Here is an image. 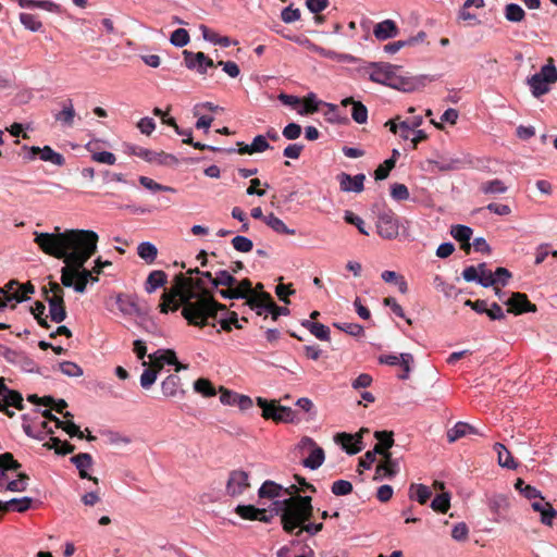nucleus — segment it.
Instances as JSON below:
<instances>
[{
	"label": "nucleus",
	"mask_w": 557,
	"mask_h": 557,
	"mask_svg": "<svg viewBox=\"0 0 557 557\" xmlns=\"http://www.w3.org/2000/svg\"><path fill=\"white\" fill-rule=\"evenodd\" d=\"M468 434H478V431L475 428L466 422H458L454 428L448 430L447 438L449 443H454Z\"/></svg>",
	"instance_id": "obj_23"
},
{
	"label": "nucleus",
	"mask_w": 557,
	"mask_h": 557,
	"mask_svg": "<svg viewBox=\"0 0 557 557\" xmlns=\"http://www.w3.org/2000/svg\"><path fill=\"white\" fill-rule=\"evenodd\" d=\"M331 491L336 496H345L352 492V484L346 480H337L333 482Z\"/></svg>",
	"instance_id": "obj_55"
},
{
	"label": "nucleus",
	"mask_w": 557,
	"mask_h": 557,
	"mask_svg": "<svg viewBox=\"0 0 557 557\" xmlns=\"http://www.w3.org/2000/svg\"><path fill=\"white\" fill-rule=\"evenodd\" d=\"M55 233L35 232L34 242L47 255L63 260L65 265L61 269V284L73 287L76 293L84 294L89 282L99 281L98 275L111 261L95 260L92 270L84 268L85 263L97 251L98 234L89 230H66Z\"/></svg>",
	"instance_id": "obj_1"
},
{
	"label": "nucleus",
	"mask_w": 557,
	"mask_h": 557,
	"mask_svg": "<svg viewBox=\"0 0 557 557\" xmlns=\"http://www.w3.org/2000/svg\"><path fill=\"white\" fill-rule=\"evenodd\" d=\"M4 403H5V406H12V407L16 408L17 410L24 409L22 394L17 391H14V389L8 391V393L4 395Z\"/></svg>",
	"instance_id": "obj_52"
},
{
	"label": "nucleus",
	"mask_w": 557,
	"mask_h": 557,
	"mask_svg": "<svg viewBox=\"0 0 557 557\" xmlns=\"http://www.w3.org/2000/svg\"><path fill=\"white\" fill-rule=\"evenodd\" d=\"M55 120L66 126H72L75 117V110L71 99L63 103V109L54 115Z\"/></svg>",
	"instance_id": "obj_32"
},
{
	"label": "nucleus",
	"mask_w": 557,
	"mask_h": 557,
	"mask_svg": "<svg viewBox=\"0 0 557 557\" xmlns=\"http://www.w3.org/2000/svg\"><path fill=\"white\" fill-rule=\"evenodd\" d=\"M190 40L189 34L185 28L175 29L170 37V41L175 47H185Z\"/></svg>",
	"instance_id": "obj_50"
},
{
	"label": "nucleus",
	"mask_w": 557,
	"mask_h": 557,
	"mask_svg": "<svg viewBox=\"0 0 557 557\" xmlns=\"http://www.w3.org/2000/svg\"><path fill=\"white\" fill-rule=\"evenodd\" d=\"M18 287L20 283L12 280L0 288V294L8 301L15 300L16 302H22L25 300V295L20 294Z\"/></svg>",
	"instance_id": "obj_26"
},
{
	"label": "nucleus",
	"mask_w": 557,
	"mask_h": 557,
	"mask_svg": "<svg viewBox=\"0 0 557 557\" xmlns=\"http://www.w3.org/2000/svg\"><path fill=\"white\" fill-rule=\"evenodd\" d=\"M235 512L245 520L255 521L257 516L260 515V509L253 505H238L235 508Z\"/></svg>",
	"instance_id": "obj_47"
},
{
	"label": "nucleus",
	"mask_w": 557,
	"mask_h": 557,
	"mask_svg": "<svg viewBox=\"0 0 557 557\" xmlns=\"http://www.w3.org/2000/svg\"><path fill=\"white\" fill-rule=\"evenodd\" d=\"M531 506L534 511L541 513V522L543 524H553V519L557 517V511L553 508V506L549 503L544 500V497H540V499L534 500Z\"/></svg>",
	"instance_id": "obj_16"
},
{
	"label": "nucleus",
	"mask_w": 557,
	"mask_h": 557,
	"mask_svg": "<svg viewBox=\"0 0 557 557\" xmlns=\"http://www.w3.org/2000/svg\"><path fill=\"white\" fill-rule=\"evenodd\" d=\"M227 314L228 318L219 320L222 330H224L225 332H231L232 325H234L238 330L243 329V325H239L238 315L235 311H231Z\"/></svg>",
	"instance_id": "obj_61"
},
{
	"label": "nucleus",
	"mask_w": 557,
	"mask_h": 557,
	"mask_svg": "<svg viewBox=\"0 0 557 557\" xmlns=\"http://www.w3.org/2000/svg\"><path fill=\"white\" fill-rule=\"evenodd\" d=\"M431 495L432 492L426 485L412 483L409 487V498L417 500L421 505L426 504Z\"/></svg>",
	"instance_id": "obj_28"
},
{
	"label": "nucleus",
	"mask_w": 557,
	"mask_h": 557,
	"mask_svg": "<svg viewBox=\"0 0 557 557\" xmlns=\"http://www.w3.org/2000/svg\"><path fill=\"white\" fill-rule=\"evenodd\" d=\"M391 196L397 201L407 200L409 198V190L405 184L395 183L391 187Z\"/></svg>",
	"instance_id": "obj_60"
},
{
	"label": "nucleus",
	"mask_w": 557,
	"mask_h": 557,
	"mask_svg": "<svg viewBox=\"0 0 557 557\" xmlns=\"http://www.w3.org/2000/svg\"><path fill=\"white\" fill-rule=\"evenodd\" d=\"M232 246L239 252H250L253 248V243L248 237L237 235L232 239Z\"/></svg>",
	"instance_id": "obj_53"
},
{
	"label": "nucleus",
	"mask_w": 557,
	"mask_h": 557,
	"mask_svg": "<svg viewBox=\"0 0 557 557\" xmlns=\"http://www.w3.org/2000/svg\"><path fill=\"white\" fill-rule=\"evenodd\" d=\"M480 190L484 194H504L507 191V186L503 181L495 178L481 184Z\"/></svg>",
	"instance_id": "obj_39"
},
{
	"label": "nucleus",
	"mask_w": 557,
	"mask_h": 557,
	"mask_svg": "<svg viewBox=\"0 0 557 557\" xmlns=\"http://www.w3.org/2000/svg\"><path fill=\"white\" fill-rule=\"evenodd\" d=\"M158 376V369L147 368L140 376V385L143 388H150L154 384Z\"/></svg>",
	"instance_id": "obj_56"
},
{
	"label": "nucleus",
	"mask_w": 557,
	"mask_h": 557,
	"mask_svg": "<svg viewBox=\"0 0 557 557\" xmlns=\"http://www.w3.org/2000/svg\"><path fill=\"white\" fill-rule=\"evenodd\" d=\"M334 442L342 445L343 449L349 455L358 454L362 450L363 444L360 434H349L341 432L335 434Z\"/></svg>",
	"instance_id": "obj_11"
},
{
	"label": "nucleus",
	"mask_w": 557,
	"mask_h": 557,
	"mask_svg": "<svg viewBox=\"0 0 557 557\" xmlns=\"http://www.w3.org/2000/svg\"><path fill=\"white\" fill-rule=\"evenodd\" d=\"M351 104V117L358 124H364L368 121V109L367 107L360 102L354 100L352 97L345 98L342 101V106L347 107Z\"/></svg>",
	"instance_id": "obj_19"
},
{
	"label": "nucleus",
	"mask_w": 557,
	"mask_h": 557,
	"mask_svg": "<svg viewBox=\"0 0 557 557\" xmlns=\"http://www.w3.org/2000/svg\"><path fill=\"white\" fill-rule=\"evenodd\" d=\"M200 30L203 39L207 41H210L214 45H220L222 47H228L232 45V41L228 37L220 36L218 33L206 25H200Z\"/></svg>",
	"instance_id": "obj_31"
},
{
	"label": "nucleus",
	"mask_w": 557,
	"mask_h": 557,
	"mask_svg": "<svg viewBox=\"0 0 557 557\" xmlns=\"http://www.w3.org/2000/svg\"><path fill=\"white\" fill-rule=\"evenodd\" d=\"M398 27L393 20H385L374 26L373 34L379 40H386L398 35Z\"/></svg>",
	"instance_id": "obj_18"
},
{
	"label": "nucleus",
	"mask_w": 557,
	"mask_h": 557,
	"mask_svg": "<svg viewBox=\"0 0 557 557\" xmlns=\"http://www.w3.org/2000/svg\"><path fill=\"white\" fill-rule=\"evenodd\" d=\"M194 388L197 393L203 395L205 397H211L216 394L213 384L208 379L203 377L195 381Z\"/></svg>",
	"instance_id": "obj_41"
},
{
	"label": "nucleus",
	"mask_w": 557,
	"mask_h": 557,
	"mask_svg": "<svg viewBox=\"0 0 557 557\" xmlns=\"http://www.w3.org/2000/svg\"><path fill=\"white\" fill-rule=\"evenodd\" d=\"M344 220L346 223L355 225L361 234L369 235L368 231L364 228V221L354 212L346 211Z\"/></svg>",
	"instance_id": "obj_59"
},
{
	"label": "nucleus",
	"mask_w": 557,
	"mask_h": 557,
	"mask_svg": "<svg viewBox=\"0 0 557 557\" xmlns=\"http://www.w3.org/2000/svg\"><path fill=\"white\" fill-rule=\"evenodd\" d=\"M60 371L71 377H77L83 375V369L75 362L63 361L59 363Z\"/></svg>",
	"instance_id": "obj_54"
},
{
	"label": "nucleus",
	"mask_w": 557,
	"mask_h": 557,
	"mask_svg": "<svg viewBox=\"0 0 557 557\" xmlns=\"http://www.w3.org/2000/svg\"><path fill=\"white\" fill-rule=\"evenodd\" d=\"M527 83L535 98L549 92V85L557 83V69L554 59L547 58L546 64L541 67L539 73L529 77Z\"/></svg>",
	"instance_id": "obj_5"
},
{
	"label": "nucleus",
	"mask_w": 557,
	"mask_h": 557,
	"mask_svg": "<svg viewBox=\"0 0 557 557\" xmlns=\"http://www.w3.org/2000/svg\"><path fill=\"white\" fill-rule=\"evenodd\" d=\"M185 65L189 70H197L198 73L205 74L206 69L203 67V61H206V54L203 52H191L188 50L183 51Z\"/></svg>",
	"instance_id": "obj_21"
},
{
	"label": "nucleus",
	"mask_w": 557,
	"mask_h": 557,
	"mask_svg": "<svg viewBox=\"0 0 557 557\" xmlns=\"http://www.w3.org/2000/svg\"><path fill=\"white\" fill-rule=\"evenodd\" d=\"M334 326L352 336H361L364 333L363 327L357 323H334Z\"/></svg>",
	"instance_id": "obj_62"
},
{
	"label": "nucleus",
	"mask_w": 557,
	"mask_h": 557,
	"mask_svg": "<svg viewBox=\"0 0 557 557\" xmlns=\"http://www.w3.org/2000/svg\"><path fill=\"white\" fill-rule=\"evenodd\" d=\"M237 283V280L225 270L216 272L214 280H212V286L218 288L219 286L233 287Z\"/></svg>",
	"instance_id": "obj_38"
},
{
	"label": "nucleus",
	"mask_w": 557,
	"mask_h": 557,
	"mask_svg": "<svg viewBox=\"0 0 557 557\" xmlns=\"http://www.w3.org/2000/svg\"><path fill=\"white\" fill-rule=\"evenodd\" d=\"M395 168L394 160H385L382 164L377 166L374 171V177L376 181H382L388 177L389 172Z\"/></svg>",
	"instance_id": "obj_57"
},
{
	"label": "nucleus",
	"mask_w": 557,
	"mask_h": 557,
	"mask_svg": "<svg viewBox=\"0 0 557 557\" xmlns=\"http://www.w3.org/2000/svg\"><path fill=\"white\" fill-rule=\"evenodd\" d=\"M1 356L10 363H18L24 359H27L22 352L11 349L5 346H1Z\"/></svg>",
	"instance_id": "obj_58"
},
{
	"label": "nucleus",
	"mask_w": 557,
	"mask_h": 557,
	"mask_svg": "<svg viewBox=\"0 0 557 557\" xmlns=\"http://www.w3.org/2000/svg\"><path fill=\"white\" fill-rule=\"evenodd\" d=\"M234 293L242 294L236 299H247L253 294L252 283L249 278H244L233 285Z\"/></svg>",
	"instance_id": "obj_45"
},
{
	"label": "nucleus",
	"mask_w": 557,
	"mask_h": 557,
	"mask_svg": "<svg viewBox=\"0 0 557 557\" xmlns=\"http://www.w3.org/2000/svg\"><path fill=\"white\" fill-rule=\"evenodd\" d=\"M20 21L24 25L25 28L32 32H39L42 27V23L38 18L37 15L29 13H21Z\"/></svg>",
	"instance_id": "obj_46"
},
{
	"label": "nucleus",
	"mask_w": 557,
	"mask_h": 557,
	"mask_svg": "<svg viewBox=\"0 0 557 557\" xmlns=\"http://www.w3.org/2000/svg\"><path fill=\"white\" fill-rule=\"evenodd\" d=\"M191 283L193 277H187L183 273L176 274L171 290L162 295L160 311L168 313L169 310L176 311L182 307V315L188 324L198 327L209 325V320H215L219 311L230 312L225 305L214 299L212 292H205L201 299L193 301L197 294L189 288Z\"/></svg>",
	"instance_id": "obj_2"
},
{
	"label": "nucleus",
	"mask_w": 557,
	"mask_h": 557,
	"mask_svg": "<svg viewBox=\"0 0 557 557\" xmlns=\"http://www.w3.org/2000/svg\"><path fill=\"white\" fill-rule=\"evenodd\" d=\"M301 102H302L304 107H302V109H300L298 111V113L301 115L312 114L319 110L320 102L317 100V97L313 92L308 94L302 99Z\"/></svg>",
	"instance_id": "obj_42"
},
{
	"label": "nucleus",
	"mask_w": 557,
	"mask_h": 557,
	"mask_svg": "<svg viewBox=\"0 0 557 557\" xmlns=\"http://www.w3.org/2000/svg\"><path fill=\"white\" fill-rule=\"evenodd\" d=\"M383 460L377 465V472L385 471L388 478H394L399 471V462L392 457V453L381 454Z\"/></svg>",
	"instance_id": "obj_27"
},
{
	"label": "nucleus",
	"mask_w": 557,
	"mask_h": 557,
	"mask_svg": "<svg viewBox=\"0 0 557 557\" xmlns=\"http://www.w3.org/2000/svg\"><path fill=\"white\" fill-rule=\"evenodd\" d=\"M157 354H160V358L162 359L163 363L175 366L176 372L187 368V366L178 362L176 354L172 349L159 350Z\"/></svg>",
	"instance_id": "obj_49"
},
{
	"label": "nucleus",
	"mask_w": 557,
	"mask_h": 557,
	"mask_svg": "<svg viewBox=\"0 0 557 557\" xmlns=\"http://www.w3.org/2000/svg\"><path fill=\"white\" fill-rule=\"evenodd\" d=\"M29 476L26 473H18L16 480L10 481L5 488L10 492H24L27 488Z\"/></svg>",
	"instance_id": "obj_48"
},
{
	"label": "nucleus",
	"mask_w": 557,
	"mask_h": 557,
	"mask_svg": "<svg viewBox=\"0 0 557 557\" xmlns=\"http://www.w3.org/2000/svg\"><path fill=\"white\" fill-rule=\"evenodd\" d=\"M161 389L165 397H175L178 393H183L180 376L175 374L166 376L161 384Z\"/></svg>",
	"instance_id": "obj_25"
},
{
	"label": "nucleus",
	"mask_w": 557,
	"mask_h": 557,
	"mask_svg": "<svg viewBox=\"0 0 557 557\" xmlns=\"http://www.w3.org/2000/svg\"><path fill=\"white\" fill-rule=\"evenodd\" d=\"M137 253L148 264H151L154 262V260L158 256V249L153 244H151L149 242H144L138 245Z\"/></svg>",
	"instance_id": "obj_33"
},
{
	"label": "nucleus",
	"mask_w": 557,
	"mask_h": 557,
	"mask_svg": "<svg viewBox=\"0 0 557 557\" xmlns=\"http://www.w3.org/2000/svg\"><path fill=\"white\" fill-rule=\"evenodd\" d=\"M399 66L388 63H374L369 77L372 82L404 91L411 90L410 83L398 74Z\"/></svg>",
	"instance_id": "obj_4"
},
{
	"label": "nucleus",
	"mask_w": 557,
	"mask_h": 557,
	"mask_svg": "<svg viewBox=\"0 0 557 557\" xmlns=\"http://www.w3.org/2000/svg\"><path fill=\"white\" fill-rule=\"evenodd\" d=\"M250 487L249 473L237 469L232 470L228 474L225 493L231 497H239Z\"/></svg>",
	"instance_id": "obj_8"
},
{
	"label": "nucleus",
	"mask_w": 557,
	"mask_h": 557,
	"mask_svg": "<svg viewBox=\"0 0 557 557\" xmlns=\"http://www.w3.org/2000/svg\"><path fill=\"white\" fill-rule=\"evenodd\" d=\"M494 449L497 453L499 466L508 468V469L516 468L517 465H516L510 451L503 444L496 443L494 445Z\"/></svg>",
	"instance_id": "obj_35"
},
{
	"label": "nucleus",
	"mask_w": 557,
	"mask_h": 557,
	"mask_svg": "<svg viewBox=\"0 0 557 557\" xmlns=\"http://www.w3.org/2000/svg\"><path fill=\"white\" fill-rule=\"evenodd\" d=\"M450 507V495L447 492H443L442 494L434 497L431 503V508L441 513L447 512Z\"/></svg>",
	"instance_id": "obj_37"
},
{
	"label": "nucleus",
	"mask_w": 557,
	"mask_h": 557,
	"mask_svg": "<svg viewBox=\"0 0 557 557\" xmlns=\"http://www.w3.org/2000/svg\"><path fill=\"white\" fill-rule=\"evenodd\" d=\"M374 437L377 443L374 446L375 453L379 455L389 453V449L394 445V433L393 431H375Z\"/></svg>",
	"instance_id": "obj_20"
},
{
	"label": "nucleus",
	"mask_w": 557,
	"mask_h": 557,
	"mask_svg": "<svg viewBox=\"0 0 557 557\" xmlns=\"http://www.w3.org/2000/svg\"><path fill=\"white\" fill-rule=\"evenodd\" d=\"M283 494V486L275 483L274 481L268 480L263 482L258 491L260 498L273 499L280 497Z\"/></svg>",
	"instance_id": "obj_29"
},
{
	"label": "nucleus",
	"mask_w": 557,
	"mask_h": 557,
	"mask_svg": "<svg viewBox=\"0 0 557 557\" xmlns=\"http://www.w3.org/2000/svg\"><path fill=\"white\" fill-rule=\"evenodd\" d=\"M301 325L321 341H330V329L322 323L304 320Z\"/></svg>",
	"instance_id": "obj_30"
},
{
	"label": "nucleus",
	"mask_w": 557,
	"mask_h": 557,
	"mask_svg": "<svg viewBox=\"0 0 557 557\" xmlns=\"http://www.w3.org/2000/svg\"><path fill=\"white\" fill-rule=\"evenodd\" d=\"M257 405L262 409V418L265 420H272L276 423H288L293 422L295 418V411L285 406H281L277 400H267L262 397H257Z\"/></svg>",
	"instance_id": "obj_6"
},
{
	"label": "nucleus",
	"mask_w": 557,
	"mask_h": 557,
	"mask_svg": "<svg viewBox=\"0 0 557 557\" xmlns=\"http://www.w3.org/2000/svg\"><path fill=\"white\" fill-rule=\"evenodd\" d=\"M376 232L387 240L395 239L399 234V221L392 209L385 208L377 214Z\"/></svg>",
	"instance_id": "obj_7"
},
{
	"label": "nucleus",
	"mask_w": 557,
	"mask_h": 557,
	"mask_svg": "<svg viewBox=\"0 0 557 557\" xmlns=\"http://www.w3.org/2000/svg\"><path fill=\"white\" fill-rule=\"evenodd\" d=\"M71 462L75 465L78 470L79 478L88 479L92 481L95 484H98V478L88 474L87 469L91 468L94 460L90 454L88 453H79L73 457H71Z\"/></svg>",
	"instance_id": "obj_12"
},
{
	"label": "nucleus",
	"mask_w": 557,
	"mask_h": 557,
	"mask_svg": "<svg viewBox=\"0 0 557 557\" xmlns=\"http://www.w3.org/2000/svg\"><path fill=\"white\" fill-rule=\"evenodd\" d=\"M46 311V306L41 301H36L34 306L30 308V312L37 320L38 324L44 329H50L49 323L47 322V318L44 317Z\"/></svg>",
	"instance_id": "obj_51"
},
{
	"label": "nucleus",
	"mask_w": 557,
	"mask_h": 557,
	"mask_svg": "<svg viewBox=\"0 0 557 557\" xmlns=\"http://www.w3.org/2000/svg\"><path fill=\"white\" fill-rule=\"evenodd\" d=\"M508 306V312L519 315L527 312H536L537 308L532 304L528 296L523 293L515 292L511 294L509 299L506 301Z\"/></svg>",
	"instance_id": "obj_10"
},
{
	"label": "nucleus",
	"mask_w": 557,
	"mask_h": 557,
	"mask_svg": "<svg viewBox=\"0 0 557 557\" xmlns=\"http://www.w3.org/2000/svg\"><path fill=\"white\" fill-rule=\"evenodd\" d=\"M281 505V523L283 530L292 535L313 517L311 496H293L278 503Z\"/></svg>",
	"instance_id": "obj_3"
},
{
	"label": "nucleus",
	"mask_w": 557,
	"mask_h": 557,
	"mask_svg": "<svg viewBox=\"0 0 557 557\" xmlns=\"http://www.w3.org/2000/svg\"><path fill=\"white\" fill-rule=\"evenodd\" d=\"M33 499L30 497L12 498L8 502L0 500V517L9 511L25 512L30 508Z\"/></svg>",
	"instance_id": "obj_15"
},
{
	"label": "nucleus",
	"mask_w": 557,
	"mask_h": 557,
	"mask_svg": "<svg viewBox=\"0 0 557 557\" xmlns=\"http://www.w3.org/2000/svg\"><path fill=\"white\" fill-rule=\"evenodd\" d=\"M337 180L343 191L361 193L363 190V182L366 180V175L357 174L351 176L343 172L337 176Z\"/></svg>",
	"instance_id": "obj_13"
},
{
	"label": "nucleus",
	"mask_w": 557,
	"mask_h": 557,
	"mask_svg": "<svg viewBox=\"0 0 557 557\" xmlns=\"http://www.w3.org/2000/svg\"><path fill=\"white\" fill-rule=\"evenodd\" d=\"M504 15L507 21L519 23L524 20L525 11L517 3H508L505 5Z\"/></svg>",
	"instance_id": "obj_34"
},
{
	"label": "nucleus",
	"mask_w": 557,
	"mask_h": 557,
	"mask_svg": "<svg viewBox=\"0 0 557 557\" xmlns=\"http://www.w3.org/2000/svg\"><path fill=\"white\" fill-rule=\"evenodd\" d=\"M41 151H42V152H40L41 160L51 162L52 164H55V165L64 164V162H65L64 157L61 153L55 152L51 147L45 146Z\"/></svg>",
	"instance_id": "obj_44"
},
{
	"label": "nucleus",
	"mask_w": 557,
	"mask_h": 557,
	"mask_svg": "<svg viewBox=\"0 0 557 557\" xmlns=\"http://www.w3.org/2000/svg\"><path fill=\"white\" fill-rule=\"evenodd\" d=\"M263 222L272 228L275 233L282 235H295L296 231L294 228H289L286 224L277 218L274 213H269L263 218Z\"/></svg>",
	"instance_id": "obj_24"
},
{
	"label": "nucleus",
	"mask_w": 557,
	"mask_h": 557,
	"mask_svg": "<svg viewBox=\"0 0 557 557\" xmlns=\"http://www.w3.org/2000/svg\"><path fill=\"white\" fill-rule=\"evenodd\" d=\"M301 134V126L297 123H289L283 129V136L286 139H297Z\"/></svg>",
	"instance_id": "obj_64"
},
{
	"label": "nucleus",
	"mask_w": 557,
	"mask_h": 557,
	"mask_svg": "<svg viewBox=\"0 0 557 557\" xmlns=\"http://www.w3.org/2000/svg\"><path fill=\"white\" fill-rule=\"evenodd\" d=\"M141 186L145 188L157 193V191H166V193H175L176 190L171 186L161 185L157 182H154L152 178L147 176H139L138 178Z\"/></svg>",
	"instance_id": "obj_40"
},
{
	"label": "nucleus",
	"mask_w": 557,
	"mask_h": 557,
	"mask_svg": "<svg viewBox=\"0 0 557 557\" xmlns=\"http://www.w3.org/2000/svg\"><path fill=\"white\" fill-rule=\"evenodd\" d=\"M299 447L301 449H310L309 456L302 461L304 467L315 470L323 465L325 460L324 450L318 446L313 438L304 436L300 440Z\"/></svg>",
	"instance_id": "obj_9"
},
{
	"label": "nucleus",
	"mask_w": 557,
	"mask_h": 557,
	"mask_svg": "<svg viewBox=\"0 0 557 557\" xmlns=\"http://www.w3.org/2000/svg\"><path fill=\"white\" fill-rule=\"evenodd\" d=\"M134 153L139 158L152 163L170 164L177 162V159L173 154H169L163 151L156 152L145 148H138V150H136Z\"/></svg>",
	"instance_id": "obj_14"
},
{
	"label": "nucleus",
	"mask_w": 557,
	"mask_h": 557,
	"mask_svg": "<svg viewBox=\"0 0 557 557\" xmlns=\"http://www.w3.org/2000/svg\"><path fill=\"white\" fill-rule=\"evenodd\" d=\"M516 490H518L525 498L537 500L541 495V492L536 490L534 486L527 484L522 479H518L515 483Z\"/></svg>",
	"instance_id": "obj_36"
},
{
	"label": "nucleus",
	"mask_w": 557,
	"mask_h": 557,
	"mask_svg": "<svg viewBox=\"0 0 557 557\" xmlns=\"http://www.w3.org/2000/svg\"><path fill=\"white\" fill-rule=\"evenodd\" d=\"M168 282V275L162 270L150 272L146 280L145 289L148 294L153 293L157 288L162 287Z\"/></svg>",
	"instance_id": "obj_22"
},
{
	"label": "nucleus",
	"mask_w": 557,
	"mask_h": 557,
	"mask_svg": "<svg viewBox=\"0 0 557 557\" xmlns=\"http://www.w3.org/2000/svg\"><path fill=\"white\" fill-rule=\"evenodd\" d=\"M271 302H274V300L269 293L260 292L257 294L256 290H253V294L248 298L246 305H248L252 310H257V314L261 315V310H268Z\"/></svg>",
	"instance_id": "obj_17"
},
{
	"label": "nucleus",
	"mask_w": 557,
	"mask_h": 557,
	"mask_svg": "<svg viewBox=\"0 0 557 557\" xmlns=\"http://www.w3.org/2000/svg\"><path fill=\"white\" fill-rule=\"evenodd\" d=\"M450 234L457 242L462 243L471 239L473 231L469 226L458 224L451 226Z\"/></svg>",
	"instance_id": "obj_43"
},
{
	"label": "nucleus",
	"mask_w": 557,
	"mask_h": 557,
	"mask_svg": "<svg viewBox=\"0 0 557 557\" xmlns=\"http://www.w3.org/2000/svg\"><path fill=\"white\" fill-rule=\"evenodd\" d=\"M401 361L399 366L403 368V372L398 374V379L407 380L411 371L410 363L413 361L411 354H400Z\"/></svg>",
	"instance_id": "obj_63"
}]
</instances>
